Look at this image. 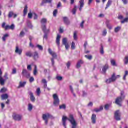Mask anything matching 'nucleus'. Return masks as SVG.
<instances>
[{
    "instance_id": "4be33fe9",
    "label": "nucleus",
    "mask_w": 128,
    "mask_h": 128,
    "mask_svg": "<svg viewBox=\"0 0 128 128\" xmlns=\"http://www.w3.org/2000/svg\"><path fill=\"white\" fill-rule=\"evenodd\" d=\"M108 70V64H106L102 69V72L104 74H106V70Z\"/></svg>"
},
{
    "instance_id": "13d9d810",
    "label": "nucleus",
    "mask_w": 128,
    "mask_h": 128,
    "mask_svg": "<svg viewBox=\"0 0 128 128\" xmlns=\"http://www.w3.org/2000/svg\"><path fill=\"white\" fill-rule=\"evenodd\" d=\"M65 48H66V50H68V48H70V45L68 44V43L67 44H65Z\"/></svg>"
},
{
    "instance_id": "603ef678",
    "label": "nucleus",
    "mask_w": 128,
    "mask_h": 128,
    "mask_svg": "<svg viewBox=\"0 0 128 128\" xmlns=\"http://www.w3.org/2000/svg\"><path fill=\"white\" fill-rule=\"evenodd\" d=\"M34 82V77H31L30 79V82L32 84V82Z\"/></svg>"
},
{
    "instance_id": "aec40b11",
    "label": "nucleus",
    "mask_w": 128,
    "mask_h": 128,
    "mask_svg": "<svg viewBox=\"0 0 128 128\" xmlns=\"http://www.w3.org/2000/svg\"><path fill=\"white\" fill-rule=\"evenodd\" d=\"M26 82H20L19 88H24V86H26Z\"/></svg>"
},
{
    "instance_id": "473e14b6",
    "label": "nucleus",
    "mask_w": 128,
    "mask_h": 128,
    "mask_svg": "<svg viewBox=\"0 0 128 128\" xmlns=\"http://www.w3.org/2000/svg\"><path fill=\"white\" fill-rule=\"evenodd\" d=\"M8 36H10V35L8 34H4L3 36V38H2L3 42H6V40L7 38H8Z\"/></svg>"
},
{
    "instance_id": "bb28decb",
    "label": "nucleus",
    "mask_w": 128,
    "mask_h": 128,
    "mask_svg": "<svg viewBox=\"0 0 128 128\" xmlns=\"http://www.w3.org/2000/svg\"><path fill=\"white\" fill-rule=\"evenodd\" d=\"M112 0H108V2L106 4V10H108V8H110V6H112Z\"/></svg>"
},
{
    "instance_id": "a211bd4d",
    "label": "nucleus",
    "mask_w": 128,
    "mask_h": 128,
    "mask_svg": "<svg viewBox=\"0 0 128 128\" xmlns=\"http://www.w3.org/2000/svg\"><path fill=\"white\" fill-rule=\"evenodd\" d=\"M52 0H44L42 2V3L41 4V6H44L45 4H52Z\"/></svg>"
},
{
    "instance_id": "0e129e2a",
    "label": "nucleus",
    "mask_w": 128,
    "mask_h": 128,
    "mask_svg": "<svg viewBox=\"0 0 128 128\" xmlns=\"http://www.w3.org/2000/svg\"><path fill=\"white\" fill-rule=\"evenodd\" d=\"M25 76L27 78H30V73H27Z\"/></svg>"
},
{
    "instance_id": "c9c22d12",
    "label": "nucleus",
    "mask_w": 128,
    "mask_h": 128,
    "mask_svg": "<svg viewBox=\"0 0 128 128\" xmlns=\"http://www.w3.org/2000/svg\"><path fill=\"white\" fill-rule=\"evenodd\" d=\"M78 34V32L76 31L74 32V40H78V36L76 35Z\"/></svg>"
},
{
    "instance_id": "de8ad7c7",
    "label": "nucleus",
    "mask_w": 128,
    "mask_h": 128,
    "mask_svg": "<svg viewBox=\"0 0 128 128\" xmlns=\"http://www.w3.org/2000/svg\"><path fill=\"white\" fill-rule=\"evenodd\" d=\"M26 74H28V70H23V71L22 72V74H23V76H26Z\"/></svg>"
},
{
    "instance_id": "7ed1b4c3",
    "label": "nucleus",
    "mask_w": 128,
    "mask_h": 128,
    "mask_svg": "<svg viewBox=\"0 0 128 128\" xmlns=\"http://www.w3.org/2000/svg\"><path fill=\"white\" fill-rule=\"evenodd\" d=\"M124 92H121V96L120 97H118L116 99L115 104H118V106H122V102L124 100V98L126 96H124Z\"/></svg>"
},
{
    "instance_id": "3c124183",
    "label": "nucleus",
    "mask_w": 128,
    "mask_h": 128,
    "mask_svg": "<svg viewBox=\"0 0 128 128\" xmlns=\"http://www.w3.org/2000/svg\"><path fill=\"white\" fill-rule=\"evenodd\" d=\"M128 18H126L124 20L121 21V23L124 24V22H128Z\"/></svg>"
},
{
    "instance_id": "cd10ccee",
    "label": "nucleus",
    "mask_w": 128,
    "mask_h": 128,
    "mask_svg": "<svg viewBox=\"0 0 128 128\" xmlns=\"http://www.w3.org/2000/svg\"><path fill=\"white\" fill-rule=\"evenodd\" d=\"M28 14V6H26L24 10V16H26Z\"/></svg>"
},
{
    "instance_id": "0eeeda50",
    "label": "nucleus",
    "mask_w": 128,
    "mask_h": 128,
    "mask_svg": "<svg viewBox=\"0 0 128 128\" xmlns=\"http://www.w3.org/2000/svg\"><path fill=\"white\" fill-rule=\"evenodd\" d=\"M51 116L50 114H44L42 116V118L44 120L45 122V124L46 126H48V118H50Z\"/></svg>"
},
{
    "instance_id": "423d86ee",
    "label": "nucleus",
    "mask_w": 128,
    "mask_h": 128,
    "mask_svg": "<svg viewBox=\"0 0 128 128\" xmlns=\"http://www.w3.org/2000/svg\"><path fill=\"white\" fill-rule=\"evenodd\" d=\"M12 118L14 120L17 122H20V120H22V116L18 114H13Z\"/></svg>"
},
{
    "instance_id": "a878e982",
    "label": "nucleus",
    "mask_w": 128,
    "mask_h": 128,
    "mask_svg": "<svg viewBox=\"0 0 128 128\" xmlns=\"http://www.w3.org/2000/svg\"><path fill=\"white\" fill-rule=\"evenodd\" d=\"M34 108V106L32 104H30L28 106V110L29 112H32Z\"/></svg>"
},
{
    "instance_id": "4468645a",
    "label": "nucleus",
    "mask_w": 128,
    "mask_h": 128,
    "mask_svg": "<svg viewBox=\"0 0 128 128\" xmlns=\"http://www.w3.org/2000/svg\"><path fill=\"white\" fill-rule=\"evenodd\" d=\"M80 7L79 10L80 12H82V8H84V0H80Z\"/></svg>"
},
{
    "instance_id": "f8f14e48",
    "label": "nucleus",
    "mask_w": 128,
    "mask_h": 128,
    "mask_svg": "<svg viewBox=\"0 0 128 128\" xmlns=\"http://www.w3.org/2000/svg\"><path fill=\"white\" fill-rule=\"evenodd\" d=\"M42 82L44 84V88H47L48 90L50 91V88H48V82L45 79H43L42 80Z\"/></svg>"
},
{
    "instance_id": "58836bf2",
    "label": "nucleus",
    "mask_w": 128,
    "mask_h": 128,
    "mask_svg": "<svg viewBox=\"0 0 128 128\" xmlns=\"http://www.w3.org/2000/svg\"><path fill=\"white\" fill-rule=\"evenodd\" d=\"M4 78V83H5L6 82L7 80H8V73H6Z\"/></svg>"
},
{
    "instance_id": "1a4fd4ad",
    "label": "nucleus",
    "mask_w": 128,
    "mask_h": 128,
    "mask_svg": "<svg viewBox=\"0 0 128 128\" xmlns=\"http://www.w3.org/2000/svg\"><path fill=\"white\" fill-rule=\"evenodd\" d=\"M42 30L44 34V38L48 40V30H46V26H42Z\"/></svg>"
},
{
    "instance_id": "f257e3e1",
    "label": "nucleus",
    "mask_w": 128,
    "mask_h": 128,
    "mask_svg": "<svg viewBox=\"0 0 128 128\" xmlns=\"http://www.w3.org/2000/svg\"><path fill=\"white\" fill-rule=\"evenodd\" d=\"M66 120H68L70 122L72 126V128H78V122H76V121L74 120L73 115H70L69 118H68V117L66 116H63L62 122L63 126L65 128H66Z\"/></svg>"
},
{
    "instance_id": "39448f33",
    "label": "nucleus",
    "mask_w": 128,
    "mask_h": 128,
    "mask_svg": "<svg viewBox=\"0 0 128 128\" xmlns=\"http://www.w3.org/2000/svg\"><path fill=\"white\" fill-rule=\"evenodd\" d=\"M48 50L49 54H50L52 56V58H52V59H51V61H52V66H54V59L56 58L58 56L56 55V54L55 52H53L52 50V49L49 48Z\"/></svg>"
},
{
    "instance_id": "f3484780",
    "label": "nucleus",
    "mask_w": 128,
    "mask_h": 128,
    "mask_svg": "<svg viewBox=\"0 0 128 128\" xmlns=\"http://www.w3.org/2000/svg\"><path fill=\"white\" fill-rule=\"evenodd\" d=\"M2 28H4L5 30H10V26L7 25L6 26V22H4L2 24Z\"/></svg>"
},
{
    "instance_id": "9b49d317",
    "label": "nucleus",
    "mask_w": 128,
    "mask_h": 128,
    "mask_svg": "<svg viewBox=\"0 0 128 128\" xmlns=\"http://www.w3.org/2000/svg\"><path fill=\"white\" fill-rule=\"evenodd\" d=\"M60 38H62V36H60V35L58 34L57 36V38H56V44L58 48H60Z\"/></svg>"
},
{
    "instance_id": "6ab92c4d",
    "label": "nucleus",
    "mask_w": 128,
    "mask_h": 128,
    "mask_svg": "<svg viewBox=\"0 0 128 128\" xmlns=\"http://www.w3.org/2000/svg\"><path fill=\"white\" fill-rule=\"evenodd\" d=\"M2 100H8V94H4L1 96Z\"/></svg>"
},
{
    "instance_id": "6e6552de",
    "label": "nucleus",
    "mask_w": 128,
    "mask_h": 128,
    "mask_svg": "<svg viewBox=\"0 0 128 128\" xmlns=\"http://www.w3.org/2000/svg\"><path fill=\"white\" fill-rule=\"evenodd\" d=\"M114 118L116 120H120V110H117L115 112Z\"/></svg>"
},
{
    "instance_id": "052dcab7",
    "label": "nucleus",
    "mask_w": 128,
    "mask_h": 128,
    "mask_svg": "<svg viewBox=\"0 0 128 128\" xmlns=\"http://www.w3.org/2000/svg\"><path fill=\"white\" fill-rule=\"evenodd\" d=\"M84 21H82V22L80 24V28H84Z\"/></svg>"
},
{
    "instance_id": "c85d7f7f",
    "label": "nucleus",
    "mask_w": 128,
    "mask_h": 128,
    "mask_svg": "<svg viewBox=\"0 0 128 128\" xmlns=\"http://www.w3.org/2000/svg\"><path fill=\"white\" fill-rule=\"evenodd\" d=\"M46 22H48V20L46 18H44V19L42 20L41 24H42V26H46V25H44V24H46Z\"/></svg>"
},
{
    "instance_id": "bf43d9fd",
    "label": "nucleus",
    "mask_w": 128,
    "mask_h": 128,
    "mask_svg": "<svg viewBox=\"0 0 128 128\" xmlns=\"http://www.w3.org/2000/svg\"><path fill=\"white\" fill-rule=\"evenodd\" d=\"M28 18H32V12H30L28 14Z\"/></svg>"
},
{
    "instance_id": "79ce46f5",
    "label": "nucleus",
    "mask_w": 128,
    "mask_h": 128,
    "mask_svg": "<svg viewBox=\"0 0 128 128\" xmlns=\"http://www.w3.org/2000/svg\"><path fill=\"white\" fill-rule=\"evenodd\" d=\"M36 48H38V50H44V48H42V46L40 45H37Z\"/></svg>"
},
{
    "instance_id": "9d476101",
    "label": "nucleus",
    "mask_w": 128,
    "mask_h": 128,
    "mask_svg": "<svg viewBox=\"0 0 128 128\" xmlns=\"http://www.w3.org/2000/svg\"><path fill=\"white\" fill-rule=\"evenodd\" d=\"M0 84L1 86H4V80L2 78V69H0Z\"/></svg>"
},
{
    "instance_id": "a19ab883",
    "label": "nucleus",
    "mask_w": 128,
    "mask_h": 128,
    "mask_svg": "<svg viewBox=\"0 0 128 128\" xmlns=\"http://www.w3.org/2000/svg\"><path fill=\"white\" fill-rule=\"evenodd\" d=\"M26 56H29V58H32V54L31 52H27L26 53Z\"/></svg>"
},
{
    "instance_id": "20e7f679",
    "label": "nucleus",
    "mask_w": 128,
    "mask_h": 128,
    "mask_svg": "<svg viewBox=\"0 0 128 128\" xmlns=\"http://www.w3.org/2000/svg\"><path fill=\"white\" fill-rule=\"evenodd\" d=\"M54 105V106H60V98L57 94L53 95Z\"/></svg>"
},
{
    "instance_id": "393cba45",
    "label": "nucleus",
    "mask_w": 128,
    "mask_h": 128,
    "mask_svg": "<svg viewBox=\"0 0 128 128\" xmlns=\"http://www.w3.org/2000/svg\"><path fill=\"white\" fill-rule=\"evenodd\" d=\"M110 62L112 66H118L116 62V60H111Z\"/></svg>"
},
{
    "instance_id": "f704fd0d",
    "label": "nucleus",
    "mask_w": 128,
    "mask_h": 128,
    "mask_svg": "<svg viewBox=\"0 0 128 128\" xmlns=\"http://www.w3.org/2000/svg\"><path fill=\"white\" fill-rule=\"evenodd\" d=\"M68 44V39L66 38H64L62 40V44L64 46L65 44Z\"/></svg>"
},
{
    "instance_id": "864d4df0",
    "label": "nucleus",
    "mask_w": 128,
    "mask_h": 128,
    "mask_svg": "<svg viewBox=\"0 0 128 128\" xmlns=\"http://www.w3.org/2000/svg\"><path fill=\"white\" fill-rule=\"evenodd\" d=\"M85 58H87L88 60H92V56H86Z\"/></svg>"
},
{
    "instance_id": "c756f323",
    "label": "nucleus",
    "mask_w": 128,
    "mask_h": 128,
    "mask_svg": "<svg viewBox=\"0 0 128 128\" xmlns=\"http://www.w3.org/2000/svg\"><path fill=\"white\" fill-rule=\"evenodd\" d=\"M64 22L66 24H70V21H68V19L66 17L64 18Z\"/></svg>"
},
{
    "instance_id": "09e8293b",
    "label": "nucleus",
    "mask_w": 128,
    "mask_h": 128,
    "mask_svg": "<svg viewBox=\"0 0 128 128\" xmlns=\"http://www.w3.org/2000/svg\"><path fill=\"white\" fill-rule=\"evenodd\" d=\"M76 48V44L74 42H72V50H75Z\"/></svg>"
},
{
    "instance_id": "4d7b16f0",
    "label": "nucleus",
    "mask_w": 128,
    "mask_h": 128,
    "mask_svg": "<svg viewBox=\"0 0 128 128\" xmlns=\"http://www.w3.org/2000/svg\"><path fill=\"white\" fill-rule=\"evenodd\" d=\"M100 54H104V47L102 46H101Z\"/></svg>"
},
{
    "instance_id": "5701e85b",
    "label": "nucleus",
    "mask_w": 128,
    "mask_h": 128,
    "mask_svg": "<svg viewBox=\"0 0 128 128\" xmlns=\"http://www.w3.org/2000/svg\"><path fill=\"white\" fill-rule=\"evenodd\" d=\"M16 54H18L20 55L22 54V51L20 50L18 46L16 47Z\"/></svg>"
},
{
    "instance_id": "2f4dec72",
    "label": "nucleus",
    "mask_w": 128,
    "mask_h": 128,
    "mask_svg": "<svg viewBox=\"0 0 128 128\" xmlns=\"http://www.w3.org/2000/svg\"><path fill=\"white\" fill-rule=\"evenodd\" d=\"M128 76V71L126 70L125 71L124 75L123 78L124 80H126V76Z\"/></svg>"
},
{
    "instance_id": "4c0bfd02",
    "label": "nucleus",
    "mask_w": 128,
    "mask_h": 128,
    "mask_svg": "<svg viewBox=\"0 0 128 128\" xmlns=\"http://www.w3.org/2000/svg\"><path fill=\"white\" fill-rule=\"evenodd\" d=\"M78 8V6H74V8L72 10V12L73 14H76V8Z\"/></svg>"
},
{
    "instance_id": "e2e57ef3",
    "label": "nucleus",
    "mask_w": 128,
    "mask_h": 128,
    "mask_svg": "<svg viewBox=\"0 0 128 128\" xmlns=\"http://www.w3.org/2000/svg\"><path fill=\"white\" fill-rule=\"evenodd\" d=\"M33 16H34V20L38 19V14H36V13L33 14Z\"/></svg>"
},
{
    "instance_id": "a18cd8bd",
    "label": "nucleus",
    "mask_w": 128,
    "mask_h": 128,
    "mask_svg": "<svg viewBox=\"0 0 128 128\" xmlns=\"http://www.w3.org/2000/svg\"><path fill=\"white\" fill-rule=\"evenodd\" d=\"M56 79L57 80L60 82V81L62 80V77L60 76H57L56 78Z\"/></svg>"
},
{
    "instance_id": "e433bc0d",
    "label": "nucleus",
    "mask_w": 128,
    "mask_h": 128,
    "mask_svg": "<svg viewBox=\"0 0 128 128\" xmlns=\"http://www.w3.org/2000/svg\"><path fill=\"white\" fill-rule=\"evenodd\" d=\"M66 104H62L60 106V110H66Z\"/></svg>"
},
{
    "instance_id": "ddd939ff",
    "label": "nucleus",
    "mask_w": 128,
    "mask_h": 128,
    "mask_svg": "<svg viewBox=\"0 0 128 128\" xmlns=\"http://www.w3.org/2000/svg\"><path fill=\"white\" fill-rule=\"evenodd\" d=\"M32 56H33L34 60H38L40 56H38V52H36L33 54V55H32Z\"/></svg>"
},
{
    "instance_id": "49530a36",
    "label": "nucleus",
    "mask_w": 128,
    "mask_h": 128,
    "mask_svg": "<svg viewBox=\"0 0 128 128\" xmlns=\"http://www.w3.org/2000/svg\"><path fill=\"white\" fill-rule=\"evenodd\" d=\"M121 28L120 27H117L115 28V32H120V30H121Z\"/></svg>"
},
{
    "instance_id": "774afa93",
    "label": "nucleus",
    "mask_w": 128,
    "mask_h": 128,
    "mask_svg": "<svg viewBox=\"0 0 128 128\" xmlns=\"http://www.w3.org/2000/svg\"><path fill=\"white\" fill-rule=\"evenodd\" d=\"M108 34V32H106V30H104L103 32V36H106V34Z\"/></svg>"
},
{
    "instance_id": "412c9836",
    "label": "nucleus",
    "mask_w": 128,
    "mask_h": 128,
    "mask_svg": "<svg viewBox=\"0 0 128 128\" xmlns=\"http://www.w3.org/2000/svg\"><path fill=\"white\" fill-rule=\"evenodd\" d=\"M82 64L83 62L82 60H80L79 62H78L76 66V68H80V65Z\"/></svg>"
},
{
    "instance_id": "37998d69",
    "label": "nucleus",
    "mask_w": 128,
    "mask_h": 128,
    "mask_svg": "<svg viewBox=\"0 0 128 128\" xmlns=\"http://www.w3.org/2000/svg\"><path fill=\"white\" fill-rule=\"evenodd\" d=\"M40 88H38L36 90V94H37V96H40Z\"/></svg>"
},
{
    "instance_id": "680f3d73",
    "label": "nucleus",
    "mask_w": 128,
    "mask_h": 128,
    "mask_svg": "<svg viewBox=\"0 0 128 128\" xmlns=\"http://www.w3.org/2000/svg\"><path fill=\"white\" fill-rule=\"evenodd\" d=\"M6 92V88H3L0 91V92Z\"/></svg>"
},
{
    "instance_id": "72a5a7b5",
    "label": "nucleus",
    "mask_w": 128,
    "mask_h": 128,
    "mask_svg": "<svg viewBox=\"0 0 128 128\" xmlns=\"http://www.w3.org/2000/svg\"><path fill=\"white\" fill-rule=\"evenodd\" d=\"M124 64H128V56H126L124 59Z\"/></svg>"
},
{
    "instance_id": "c03bdc74",
    "label": "nucleus",
    "mask_w": 128,
    "mask_h": 128,
    "mask_svg": "<svg viewBox=\"0 0 128 128\" xmlns=\"http://www.w3.org/2000/svg\"><path fill=\"white\" fill-rule=\"evenodd\" d=\"M14 16V12H10L9 13V14H8V18H12V16Z\"/></svg>"
},
{
    "instance_id": "338daca9",
    "label": "nucleus",
    "mask_w": 128,
    "mask_h": 128,
    "mask_svg": "<svg viewBox=\"0 0 128 128\" xmlns=\"http://www.w3.org/2000/svg\"><path fill=\"white\" fill-rule=\"evenodd\" d=\"M58 14V10H55L54 12V16H56V14Z\"/></svg>"
},
{
    "instance_id": "f03ea898",
    "label": "nucleus",
    "mask_w": 128,
    "mask_h": 128,
    "mask_svg": "<svg viewBox=\"0 0 128 128\" xmlns=\"http://www.w3.org/2000/svg\"><path fill=\"white\" fill-rule=\"evenodd\" d=\"M120 78V76L118 75L117 76H116L115 73H114L110 78L106 80V84H112V82H114L118 78Z\"/></svg>"
},
{
    "instance_id": "8fccbe9b",
    "label": "nucleus",
    "mask_w": 128,
    "mask_h": 128,
    "mask_svg": "<svg viewBox=\"0 0 128 128\" xmlns=\"http://www.w3.org/2000/svg\"><path fill=\"white\" fill-rule=\"evenodd\" d=\"M24 31L21 32L20 34V38H24Z\"/></svg>"
},
{
    "instance_id": "7c9ffc66",
    "label": "nucleus",
    "mask_w": 128,
    "mask_h": 128,
    "mask_svg": "<svg viewBox=\"0 0 128 128\" xmlns=\"http://www.w3.org/2000/svg\"><path fill=\"white\" fill-rule=\"evenodd\" d=\"M102 110H104V108L101 106L100 108H96L94 110V112H102Z\"/></svg>"
},
{
    "instance_id": "ea45409f",
    "label": "nucleus",
    "mask_w": 128,
    "mask_h": 128,
    "mask_svg": "<svg viewBox=\"0 0 128 128\" xmlns=\"http://www.w3.org/2000/svg\"><path fill=\"white\" fill-rule=\"evenodd\" d=\"M70 88L72 94H73L74 96L76 98V94L74 92V88H72V86H70Z\"/></svg>"
},
{
    "instance_id": "69168bd1",
    "label": "nucleus",
    "mask_w": 128,
    "mask_h": 128,
    "mask_svg": "<svg viewBox=\"0 0 128 128\" xmlns=\"http://www.w3.org/2000/svg\"><path fill=\"white\" fill-rule=\"evenodd\" d=\"M27 69L28 70L32 71V66L31 65H28L27 67Z\"/></svg>"
},
{
    "instance_id": "b1692460",
    "label": "nucleus",
    "mask_w": 128,
    "mask_h": 128,
    "mask_svg": "<svg viewBox=\"0 0 128 128\" xmlns=\"http://www.w3.org/2000/svg\"><path fill=\"white\" fill-rule=\"evenodd\" d=\"M36 74H38V66H36V65H34V75L36 76Z\"/></svg>"
},
{
    "instance_id": "dca6fc26",
    "label": "nucleus",
    "mask_w": 128,
    "mask_h": 128,
    "mask_svg": "<svg viewBox=\"0 0 128 128\" xmlns=\"http://www.w3.org/2000/svg\"><path fill=\"white\" fill-rule=\"evenodd\" d=\"M92 123L94 124H96V116L94 114H92Z\"/></svg>"
},
{
    "instance_id": "2eb2a0df",
    "label": "nucleus",
    "mask_w": 128,
    "mask_h": 128,
    "mask_svg": "<svg viewBox=\"0 0 128 128\" xmlns=\"http://www.w3.org/2000/svg\"><path fill=\"white\" fill-rule=\"evenodd\" d=\"M29 94L30 96L31 101L32 102H36V98H34V94H32V92H29Z\"/></svg>"
},
{
    "instance_id": "6e6d98bb",
    "label": "nucleus",
    "mask_w": 128,
    "mask_h": 128,
    "mask_svg": "<svg viewBox=\"0 0 128 128\" xmlns=\"http://www.w3.org/2000/svg\"><path fill=\"white\" fill-rule=\"evenodd\" d=\"M110 108V105L106 104L105 106V110H108Z\"/></svg>"
},
{
    "instance_id": "5fc2aeb1",
    "label": "nucleus",
    "mask_w": 128,
    "mask_h": 128,
    "mask_svg": "<svg viewBox=\"0 0 128 128\" xmlns=\"http://www.w3.org/2000/svg\"><path fill=\"white\" fill-rule=\"evenodd\" d=\"M15 28H16V26H14V24H12L11 26H10V30H14Z\"/></svg>"
}]
</instances>
